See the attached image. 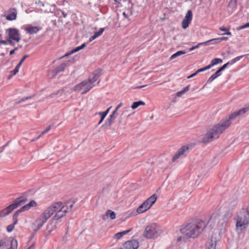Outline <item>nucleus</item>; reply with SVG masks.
I'll return each instance as SVG.
<instances>
[{"mask_svg":"<svg viewBox=\"0 0 249 249\" xmlns=\"http://www.w3.org/2000/svg\"><path fill=\"white\" fill-rule=\"evenodd\" d=\"M249 111V107H246L232 113L228 118L221 120L219 123L214 125L205 134L203 138L204 143L212 142L214 139L218 138L221 134L227 129L231 124V120L237 117L243 115Z\"/></svg>","mask_w":249,"mask_h":249,"instance_id":"nucleus-1","label":"nucleus"},{"mask_svg":"<svg viewBox=\"0 0 249 249\" xmlns=\"http://www.w3.org/2000/svg\"><path fill=\"white\" fill-rule=\"evenodd\" d=\"M206 227V222L196 219L188 221L180 229V232L187 238L197 237Z\"/></svg>","mask_w":249,"mask_h":249,"instance_id":"nucleus-2","label":"nucleus"},{"mask_svg":"<svg viewBox=\"0 0 249 249\" xmlns=\"http://www.w3.org/2000/svg\"><path fill=\"white\" fill-rule=\"evenodd\" d=\"M102 70L97 69L94 71L91 76L87 79L76 85L73 88L74 91H81L82 94H85L96 85L95 82L102 74Z\"/></svg>","mask_w":249,"mask_h":249,"instance_id":"nucleus-3","label":"nucleus"},{"mask_svg":"<svg viewBox=\"0 0 249 249\" xmlns=\"http://www.w3.org/2000/svg\"><path fill=\"white\" fill-rule=\"evenodd\" d=\"M236 220V231L238 234L242 233L249 224V213L246 209H242L237 213Z\"/></svg>","mask_w":249,"mask_h":249,"instance_id":"nucleus-4","label":"nucleus"},{"mask_svg":"<svg viewBox=\"0 0 249 249\" xmlns=\"http://www.w3.org/2000/svg\"><path fill=\"white\" fill-rule=\"evenodd\" d=\"M55 202L48 207L36 220V223L37 225V229L35 230V231H37L42 226L47 222L56 212Z\"/></svg>","mask_w":249,"mask_h":249,"instance_id":"nucleus-5","label":"nucleus"},{"mask_svg":"<svg viewBox=\"0 0 249 249\" xmlns=\"http://www.w3.org/2000/svg\"><path fill=\"white\" fill-rule=\"evenodd\" d=\"M162 232L163 231L160 226L153 223L146 226L143 235L147 239L155 238L161 234Z\"/></svg>","mask_w":249,"mask_h":249,"instance_id":"nucleus-6","label":"nucleus"},{"mask_svg":"<svg viewBox=\"0 0 249 249\" xmlns=\"http://www.w3.org/2000/svg\"><path fill=\"white\" fill-rule=\"evenodd\" d=\"M27 199L24 196H21L16 199L14 202L3 210L0 211V217H3L10 213L12 211L18 206L25 203Z\"/></svg>","mask_w":249,"mask_h":249,"instance_id":"nucleus-7","label":"nucleus"},{"mask_svg":"<svg viewBox=\"0 0 249 249\" xmlns=\"http://www.w3.org/2000/svg\"><path fill=\"white\" fill-rule=\"evenodd\" d=\"M6 33L8 35V42L9 44L12 45H14L13 40L17 42H18L20 40L21 37L19 32L17 29L9 28L6 30Z\"/></svg>","mask_w":249,"mask_h":249,"instance_id":"nucleus-8","label":"nucleus"},{"mask_svg":"<svg viewBox=\"0 0 249 249\" xmlns=\"http://www.w3.org/2000/svg\"><path fill=\"white\" fill-rule=\"evenodd\" d=\"M55 206L57 208H56V212L55 213V214L53 219V221L59 220V219L64 217L66 213H67V211L64 207L63 203L62 202H55Z\"/></svg>","mask_w":249,"mask_h":249,"instance_id":"nucleus-9","label":"nucleus"},{"mask_svg":"<svg viewBox=\"0 0 249 249\" xmlns=\"http://www.w3.org/2000/svg\"><path fill=\"white\" fill-rule=\"evenodd\" d=\"M37 205L36 202L34 200H31L29 203L25 205L24 206H23L22 208H21L20 209L17 210L15 213H14L13 215V220L14 221L15 224H17L18 223V214L21 213V212H23L24 211H27L29 210L31 207H36Z\"/></svg>","mask_w":249,"mask_h":249,"instance_id":"nucleus-10","label":"nucleus"},{"mask_svg":"<svg viewBox=\"0 0 249 249\" xmlns=\"http://www.w3.org/2000/svg\"><path fill=\"white\" fill-rule=\"evenodd\" d=\"M139 246V242L135 239H132L126 241L123 244V249H137Z\"/></svg>","mask_w":249,"mask_h":249,"instance_id":"nucleus-11","label":"nucleus"},{"mask_svg":"<svg viewBox=\"0 0 249 249\" xmlns=\"http://www.w3.org/2000/svg\"><path fill=\"white\" fill-rule=\"evenodd\" d=\"M193 14L192 11L188 10L185 15V17L182 22V27L183 29H186L188 27L191 21L192 20Z\"/></svg>","mask_w":249,"mask_h":249,"instance_id":"nucleus-12","label":"nucleus"},{"mask_svg":"<svg viewBox=\"0 0 249 249\" xmlns=\"http://www.w3.org/2000/svg\"><path fill=\"white\" fill-rule=\"evenodd\" d=\"M189 147L188 146H183L178 149L174 156L172 161H175L179 158L184 156L186 153L188 152Z\"/></svg>","mask_w":249,"mask_h":249,"instance_id":"nucleus-13","label":"nucleus"},{"mask_svg":"<svg viewBox=\"0 0 249 249\" xmlns=\"http://www.w3.org/2000/svg\"><path fill=\"white\" fill-rule=\"evenodd\" d=\"M157 196L156 194L153 195L147 200L142 203V204L145 206L147 210L151 208L153 204L156 202Z\"/></svg>","mask_w":249,"mask_h":249,"instance_id":"nucleus-14","label":"nucleus"},{"mask_svg":"<svg viewBox=\"0 0 249 249\" xmlns=\"http://www.w3.org/2000/svg\"><path fill=\"white\" fill-rule=\"evenodd\" d=\"M220 218L221 216L218 213H213L211 215L208 223L210 225L212 224L213 225H217L219 223Z\"/></svg>","mask_w":249,"mask_h":249,"instance_id":"nucleus-15","label":"nucleus"},{"mask_svg":"<svg viewBox=\"0 0 249 249\" xmlns=\"http://www.w3.org/2000/svg\"><path fill=\"white\" fill-rule=\"evenodd\" d=\"M76 201V199H70L63 203L64 207L65 208V209L67 211V213L71 210L72 208L73 207V205Z\"/></svg>","mask_w":249,"mask_h":249,"instance_id":"nucleus-16","label":"nucleus"},{"mask_svg":"<svg viewBox=\"0 0 249 249\" xmlns=\"http://www.w3.org/2000/svg\"><path fill=\"white\" fill-rule=\"evenodd\" d=\"M27 33L30 35L36 34L40 29L36 26H32L30 25L28 26L25 29Z\"/></svg>","mask_w":249,"mask_h":249,"instance_id":"nucleus-17","label":"nucleus"},{"mask_svg":"<svg viewBox=\"0 0 249 249\" xmlns=\"http://www.w3.org/2000/svg\"><path fill=\"white\" fill-rule=\"evenodd\" d=\"M108 217H109L112 220L114 219L116 217V214L114 212L111 210H107L106 212V214L102 216V219L104 220L107 219Z\"/></svg>","mask_w":249,"mask_h":249,"instance_id":"nucleus-18","label":"nucleus"},{"mask_svg":"<svg viewBox=\"0 0 249 249\" xmlns=\"http://www.w3.org/2000/svg\"><path fill=\"white\" fill-rule=\"evenodd\" d=\"M17 13L15 9H13L9 12V14L6 16V19L8 20H13L17 18Z\"/></svg>","mask_w":249,"mask_h":249,"instance_id":"nucleus-19","label":"nucleus"},{"mask_svg":"<svg viewBox=\"0 0 249 249\" xmlns=\"http://www.w3.org/2000/svg\"><path fill=\"white\" fill-rule=\"evenodd\" d=\"M118 115V112H116V111H113L112 114L110 115L109 116V118L107 119V125L108 127H110L112 122H113L114 120L116 118V117Z\"/></svg>","mask_w":249,"mask_h":249,"instance_id":"nucleus-20","label":"nucleus"},{"mask_svg":"<svg viewBox=\"0 0 249 249\" xmlns=\"http://www.w3.org/2000/svg\"><path fill=\"white\" fill-rule=\"evenodd\" d=\"M129 111L130 109L129 107H124L122 110V113L120 115V118L122 119L124 118H128L130 115Z\"/></svg>","mask_w":249,"mask_h":249,"instance_id":"nucleus-21","label":"nucleus"},{"mask_svg":"<svg viewBox=\"0 0 249 249\" xmlns=\"http://www.w3.org/2000/svg\"><path fill=\"white\" fill-rule=\"evenodd\" d=\"M105 28H100L98 32H95L94 35L89 38V41L91 42L97 37H98V36H100L103 34Z\"/></svg>","mask_w":249,"mask_h":249,"instance_id":"nucleus-22","label":"nucleus"},{"mask_svg":"<svg viewBox=\"0 0 249 249\" xmlns=\"http://www.w3.org/2000/svg\"><path fill=\"white\" fill-rule=\"evenodd\" d=\"M87 45V43H84L81 46L76 47L75 49H73L70 53L66 54L63 57L69 56V55L76 53L80 50L83 49Z\"/></svg>","mask_w":249,"mask_h":249,"instance_id":"nucleus-23","label":"nucleus"},{"mask_svg":"<svg viewBox=\"0 0 249 249\" xmlns=\"http://www.w3.org/2000/svg\"><path fill=\"white\" fill-rule=\"evenodd\" d=\"M131 231V229H129L128 230L124 231L122 232H119L117 233H116L114 235V238L117 239H120L124 235H125L126 234L128 233Z\"/></svg>","mask_w":249,"mask_h":249,"instance_id":"nucleus-24","label":"nucleus"},{"mask_svg":"<svg viewBox=\"0 0 249 249\" xmlns=\"http://www.w3.org/2000/svg\"><path fill=\"white\" fill-rule=\"evenodd\" d=\"M222 62V60L220 58H214L213 59L211 62V64L208 65L209 67V69L212 67L213 66L215 65L218 63H221Z\"/></svg>","mask_w":249,"mask_h":249,"instance_id":"nucleus-25","label":"nucleus"},{"mask_svg":"<svg viewBox=\"0 0 249 249\" xmlns=\"http://www.w3.org/2000/svg\"><path fill=\"white\" fill-rule=\"evenodd\" d=\"M227 39H228V37H219V38H217L212 39L209 40V41H210V42H212V41L213 42V44H217L222 41L227 40Z\"/></svg>","mask_w":249,"mask_h":249,"instance_id":"nucleus-26","label":"nucleus"},{"mask_svg":"<svg viewBox=\"0 0 249 249\" xmlns=\"http://www.w3.org/2000/svg\"><path fill=\"white\" fill-rule=\"evenodd\" d=\"M56 228V226L55 225H53V223H51L50 224L48 225L47 226V230H48V233L47 235H49L51 232L53 231Z\"/></svg>","mask_w":249,"mask_h":249,"instance_id":"nucleus-27","label":"nucleus"},{"mask_svg":"<svg viewBox=\"0 0 249 249\" xmlns=\"http://www.w3.org/2000/svg\"><path fill=\"white\" fill-rule=\"evenodd\" d=\"M145 105V103L142 101H139L138 102H134L131 107L133 109H135L136 108H137L139 106H141V105H142V106H143Z\"/></svg>","mask_w":249,"mask_h":249,"instance_id":"nucleus-28","label":"nucleus"},{"mask_svg":"<svg viewBox=\"0 0 249 249\" xmlns=\"http://www.w3.org/2000/svg\"><path fill=\"white\" fill-rule=\"evenodd\" d=\"M66 63H62L58 67H57L55 70V72L56 73L60 72L61 71H64L65 67H66Z\"/></svg>","mask_w":249,"mask_h":249,"instance_id":"nucleus-29","label":"nucleus"},{"mask_svg":"<svg viewBox=\"0 0 249 249\" xmlns=\"http://www.w3.org/2000/svg\"><path fill=\"white\" fill-rule=\"evenodd\" d=\"M147 209L146 208L144 205L142 204V203L137 208V213H142L145 211H146Z\"/></svg>","mask_w":249,"mask_h":249,"instance_id":"nucleus-30","label":"nucleus"},{"mask_svg":"<svg viewBox=\"0 0 249 249\" xmlns=\"http://www.w3.org/2000/svg\"><path fill=\"white\" fill-rule=\"evenodd\" d=\"M216 242V240L211 239V242L209 243L206 249H215Z\"/></svg>","mask_w":249,"mask_h":249,"instance_id":"nucleus-31","label":"nucleus"},{"mask_svg":"<svg viewBox=\"0 0 249 249\" xmlns=\"http://www.w3.org/2000/svg\"><path fill=\"white\" fill-rule=\"evenodd\" d=\"M186 52L185 51H178L177 52V53H175L174 54H173L170 57V59H174L175 58H176L178 56H180L181 55H182V54H185Z\"/></svg>","mask_w":249,"mask_h":249,"instance_id":"nucleus-32","label":"nucleus"},{"mask_svg":"<svg viewBox=\"0 0 249 249\" xmlns=\"http://www.w3.org/2000/svg\"><path fill=\"white\" fill-rule=\"evenodd\" d=\"M111 107H108L105 111L104 112H100L98 113V114L101 116V117H102V119H104L106 117L108 113L109 112L110 109H111Z\"/></svg>","mask_w":249,"mask_h":249,"instance_id":"nucleus-33","label":"nucleus"},{"mask_svg":"<svg viewBox=\"0 0 249 249\" xmlns=\"http://www.w3.org/2000/svg\"><path fill=\"white\" fill-rule=\"evenodd\" d=\"M210 42V41L208 40V41H206L205 42H200L197 45H196V46H193L192 47H191V48H190V51H193L194 50V49H196V48H198V47L200 46V45H206L208 44V43Z\"/></svg>","mask_w":249,"mask_h":249,"instance_id":"nucleus-34","label":"nucleus"},{"mask_svg":"<svg viewBox=\"0 0 249 249\" xmlns=\"http://www.w3.org/2000/svg\"><path fill=\"white\" fill-rule=\"evenodd\" d=\"M18 242L16 239H13L11 242V249H17Z\"/></svg>","mask_w":249,"mask_h":249,"instance_id":"nucleus-35","label":"nucleus"},{"mask_svg":"<svg viewBox=\"0 0 249 249\" xmlns=\"http://www.w3.org/2000/svg\"><path fill=\"white\" fill-rule=\"evenodd\" d=\"M16 224H15L14 221H13V224H10L7 227V231L8 232H11L13 230L15 225Z\"/></svg>","mask_w":249,"mask_h":249,"instance_id":"nucleus-36","label":"nucleus"},{"mask_svg":"<svg viewBox=\"0 0 249 249\" xmlns=\"http://www.w3.org/2000/svg\"><path fill=\"white\" fill-rule=\"evenodd\" d=\"M217 76L214 74L211 75V76L208 79L207 82L211 83L213 80H214Z\"/></svg>","mask_w":249,"mask_h":249,"instance_id":"nucleus-37","label":"nucleus"},{"mask_svg":"<svg viewBox=\"0 0 249 249\" xmlns=\"http://www.w3.org/2000/svg\"><path fill=\"white\" fill-rule=\"evenodd\" d=\"M209 69V67H208V66L204 67V68H200L198 70H197L196 71V73H197V74L200 72H202V71H204L206 70H207Z\"/></svg>","mask_w":249,"mask_h":249,"instance_id":"nucleus-38","label":"nucleus"},{"mask_svg":"<svg viewBox=\"0 0 249 249\" xmlns=\"http://www.w3.org/2000/svg\"><path fill=\"white\" fill-rule=\"evenodd\" d=\"M243 57V55H241V56H237V57H235V58L231 60V63L233 64L237 61H238Z\"/></svg>","mask_w":249,"mask_h":249,"instance_id":"nucleus-39","label":"nucleus"},{"mask_svg":"<svg viewBox=\"0 0 249 249\" xmlns=\"http://www.w3.org/2000/svg\"><path fill=\"white\" fill-rule=\"evenodd\" d=\"M59 92H60V91L58 90V91L49 95L48 96V98H53L55 95H57Z\"/></svg>","mask_w":249,"mask_h":249,"instance_id":"nucleus-40","label":"nucleus"},{"mask_svg":"<svg viewBox=\"0 0 249 249\" xmlns=\"http://www.w3.org/2000/svg\"><path fill=\"white\" fill-rule=\"evenodd\" d=\"M184 93H185V92L182 90L181 91L177 92V93H176V96L177 97H180L182 95H183Z\"/></svg>","mask_w":249,"mask_h":249,"instance_id":"nucleus-41","label":"nucleus"},{"mask_svg":"<svg viewBox=\"0 0 249 249\" xmlns=\"http://www.w3.org/2000/svg\"><path fill=\"white\" fill-rule=\"evenodd\" d=\"M18 71L19 70L15 68L13 71H11V75L12 76L16 75L18 72Z\"/></svg>","mask_w":249,"mask_h":249,"instance_id":"nucleus-42","label":"nucleus"},{"mask_svg":"<svg viewBox=\"0 0 249 249\" xmlns=\"http://www.w3.org/2000/svg\"><path fill=\"white\" fill-rule=\"evenodd\" d=\"M51 128V125H49L46 129H45L42 132V135H44V134L48 132Z\"/></svg>","mask_w":249,"mask_h":249,"instance_id":"nucleus-43","label":"nucleus"},{"mask_svg":"<svg viewBox=\"0 0 249 249\" xmlns=\"http://www.w3.org/2000/svg\"><path fill=\"white\" fill-rule=\"evenodd\" d=\"M29 56L28 55L26 54L23 56L22 59L20 60L19 63L22 64L23 62L25 61V60Z\"/></svg>","mask_w":249,"mask_h":249,"instance_id":"nucleus-44","label":"nucleus"},{"mask_svg":"<svg viewBox=\"0 0 249 249\" xmlns=\"http://www.w3.org/2000/svg\"><path fill=\"white\" fill-rule=\"evenodd\" d=\"M229 64V62H228L226 64L223 65L221 68H219L220 71H223L227 67V66Z\"/></svg>","mask_w":249,"mask_h":249,"instance_id":"nucleus-45","label":"nucleus"},{"mask_svg":"<svg viewBox=\"0 0 249 249\" xmlns=\"http://www.w3.org/2000/svg\"><path fill=\"white\" fill-rule=\"evenodd\" d=\"M123 104L122 103H120L116 107L114 111H116V112H117V111L118 109L123 106Z\"/></svg>","mask_w":249,"mask_h":249,"instance_id":"nucleus-46","label":"nucleus"},{"mask_svg":"<svg viewBox=\"0 0 249 249\" xmlns=\"http://www.w3.org/2000/svg\"><path fill=\"white\" fill-rule=\"evenodd\" d=\"M5 240L3 239L0 241V248L2 246H3L5 244Z\"/></svg>","mask_w":249,"mask_h":249,"instance_id":"nucleus-47","label":"nucleus"},{"mask_svg":"<svg viewBox=\"0 0 249 249\" xmlns=\"http://www.w3.org/2000/svg\"><path fill=\"white\" fill-rule=\"evenodd\" d=\"M222 71H220V69H219L214 73L215 75H216L217 77L221 75V72Z\"/></svg>","mask_w":249,"mask_h":249,"instance_id":"nucleus-48","label":"nucleus"},{"mask_svg":"<svg viewBox=\"0 0 249 249\" xmlns=\"http://www.w3.org/2000/svg\"><path fill=\"white\" fill-rule=\"evenodd\" d=\"M190 89V86L188 85L187 87L183 88L182 90L185 93L186 92L188 91Z\"/></svg>","mask_w":249,"mask_h":249,"instance_id":"nucleus-49","label":"nucleus"},{"mask_svg":"<svg viewBox=\"0 0 249 249\" xmlns=\"http://www.w3.org/2000/svg\"><path fill=\"white\" fill-rule=\"evenodd\" d=\"M249 27V23H247L245 24V25L241 26L240 27V29H244L245 28Z\"/></svg>","mask_w":249,"mask_h":249,"instance_id":"nucleus-50","label":"nucleus"},{"mask_svg":"<svg viewBox=\"0 0 249 249\" xmlns=\"http://www.w3.org/2000/svg\"><path fill=\"white\" fill-rule=\"evenodd\" d=\"M197 74V73H196V71L195 72H194V73L192 74L191 75H190V76H188L187 77V78L188 79H190V78H191L194 76H195Z\"/></svg>","mask_w":249,"mask_h":249,"instance_id":"nucleus-51","label":"nucleus"},{"mask_svg":"<svg viewBox=\"0 0 249 249\" xmlns=\"http://www.w3.org/2000/svg\"><path fill=\"white\" fill-rule=\"evenodd\" d=\"M219 30L221 31H227L228 30H229L228 29H227L226 28L224 27H221L219 28Z\"/></svg>","mask_w":249,"mask_h":249,"instance_id":"nucleus-52","label":"nucleus"},{"mask_svg":"<svg viewBox=\"0 0 249 249\" xmlns=\"http://www.w3.org/2000/svg\"><path fill=\"white\" fill-rule=\"evenodd\" d=\"M17 49H18V48H16L14 50L10 51V53H9L10 55L13 54L14 53L15 51L17 50Z\"/></svg>","mask_w":249,"mask_h":249,"instance_id":"nucleus-53","label":"nucleus"},{"mask_svg":"<svg viewBox=\"0 0 249 249\" xmlns=\"http://www.w3.org/2000/svg\"><path fill=\"white\" fill-rule=\"evenodd\" d=\"M228 35V36H231V32H230L229 30L226 31V33L222 34V35Z\"/></svg>","mask_w":249,"mask_h":249,"instance_id":"nucleus-54","label":"nucleus"},{"mask_svg":"<svg viewBox=\"0 0 249 249\" xmlns=\"http://www.w3.org/2000/svg\"><path fill=\"white\" fill-rule=\"evenodd\" d=\"M0 43L3 44V45H6L7 42L5 40H0Z\"/></svg>","mask_w":249,"mask_h":249,"instance_id":"nucleus-55","label":"nucleus"},{"mask_svg":"<svg viewBox=\"0 0 249 249\" xmlns=\"http://www.w3.org/2000/svg\"><path fill=\"white\" fill-rule=\"evenodd\" d=\"M182 238H184V237H182V236H179L177 238V241L179 242L182 240Z\"/></svg>","mask_w":249,"mask_h":249,"instance_id":"nucleus-56","label":"nucleus"},{"mask_svg":"<svg viewBox=\"0 0 249 249\" xmlns=\"http://www.w3.org/2000/svg\"><path fill=\"white\" fill-rule=\"evenodd\" d=\"M43 135H42V133L36 139H34L32 140V141H35L39 139L40 137H41Z\"/></svg>","mask_w":249,"mask_h":249,"instance_id":"nucleus-57","label":"nucleus"},{"mask_svg":"<svg viewBox=\"0 0 249 249\" xmlns=\"http://www.w3.org/2000/svg\"><path fill=\"white\" fill-rule=\"evenodd\" d=\"M21 65H22V64H21L19 62L18 64L16 67V68L18 69L19 70V69L20 67L21 66Z\"/></svg>","mask_w":249,"mask_h":249,"instance_id":"nucleus-58","label":"nucleus"},{"mask_svg":"<svg viewBox=\"0 0 249 249\" xmlns=\"http://www.w3.org/2000/svg\"><path fill=\"white\" fill-rule=\"evenodd\" d=\"M62 14L64 18H66L67 16V14L65 13L64 11H62Z\"/></svg>","mask_w":249,"mask_h":249,"instance_id":"nucleus-59","label":"nucleus"},{"mask_svg":"<svg viewBox=\"0 0 249 249\" xmlns=\"http://www.w3.org/2000/svg\"><path fill=\"white\" fill-rule=\"evenodd\" d=\"M30 98V97H27L23 98L22 99H21V101H24Z\"/></svg>","mask_w":249,"mask_h":249,"instance_id":"nucleus-60","label":"nucleus"},{"mask_svg":"<svg viewBox=\"0 0 249 249\" xmlns=\"http://www.w3.org/2000/svg\"><path fill=\"white\" fill-rule=\"evenodd\" d=\"M103 120H104V119H102V117H101V119L98 123V124H101L102 123V122L103 121Z\"/></svg>","mask_w":249,"mask_h":249,"instance_id":"nucleus-61","label":"nucleus"},{"mask_svg":"<svg viewBox=\"0 0 249 249\" xmlns=\"http://www.w3.org/2000/svg\"><path fill=\"white\" fill-rule=\"evenodd\" d=\"M146 86H147V85H143V86H140V87H138L137 88H138V89H141V88H143V87H146Z\"/></svg>","mask_w":249,"mask_h":249,"instance_id":"nucleus-62","label":"nucleus"},{"mask_svg":"<svg viewBox=\"0 0 249 249\" xmlns=\"http://www.w3.org/2000/svg\"><path fill=\"white\" fill-rule=\"evenodd\" d=\"M123 14V15H124V16L126 18H127L126 15V14H125V12H124Z\"/></svg>","mask_w":249,"mask_h":249,"instance_id":"nucleus-63","label":"nucleus"},{"mask_svg":"<svg viewBox=\"0 0 249 249\" xmlns=\"http://www.w3.org/2000/svg\"><path fill=\"white\" fill-rule=\"evenodd\" d=\"M234 3H235V5H236L237 0H234Z\"/></svg>","mask_w":249,"mask_h":249,"instance_id":"nucleus-64","label":"nucleus"}]
</instances>
